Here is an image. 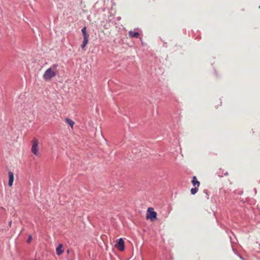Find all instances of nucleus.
I'll return each instance as SVG.
<instances>
[{
    "mask_svg": "<svg viewBox=\"0 0 260 260\" xmlns=\"http://www.w3.org/2000/svg\"><path fill=\"white\" fill-rule=\"evenodd\" d=\"M58 64H53L44 73L43 75V79L47 81L51 80L53 78L55 77L58 74Z\"/></svg>",
    "mask_w": 260,
    "mask_h": 260,
    "instance_id": "f257e3e1",
    "label": "nucleus"
},
{
    "mask_svg": "<svg viewBox=\"0 0 260 260\" xmlns=\"http://www.w3.org/2000/svg\"><path fill=\"white\" fill-rule=\"evenodd\" d=\"M157 213L156 212L153 211V209L152 208H149L147 210V213L146 215L147 219H150L151 221H153L154 219L156 218Z\"/></svg>",
    "mask_w": 260,
    "mask_h": 260,
    "instance_id": "f03ea898",
    "label": "nucleus"
},
{
    "mask_svg": "<svg viewBox=\"0 0 260 260\" xmlns=\"http://www.w3.org/2000/svg\"><path fill=\"white\" fill-rule=\"evenodd\" d=\"M115 246L119 250L121 251H123L124 249V242L122 238H120L118 240V243L115 245Z\"/></svg>",
    "mask_w": 260,
    "mask_h": 260,
    "instance_id": "7ed1b4c3",
    "label": "nucleus"
},
{
    "mask_svg": "<svg viewBox=\"0 0 260 260\" xmlns=\"http://www.w3.org/2000/svg\"><path fill=\"white\" fill-rule=\"evenodd\" d=\"M9 183L8 184L10 186H12L14 181V174L12 172H9Z\"/></svg>",
    "mask_w": 260,
    "mask_h": 260,
    "instance_id": "20e7f679",
    "label": "nucleus"
},
{
    "mask_svg": "<svg viewBox=\"0 0 260 260\" xmlns=\"http://www.w3.org/2000/svg\"><path fill=\"white\" fill-rule=\"evenodd\" d=\"M56 251L57 254L58 255H61L63 252L64 249L62 244H59L58 246L56 248Z\"/></svg>",
    "mask_w": 260,
    "mask_h": 260,
    "instance_id": "39448f33",
    "label": "nucleus"
},
{
    "mask_svg": "<svg viewBox=\"0 0 260 260\" xmlns=\"http://www.w3.org/2000/svg\"><path fill=\"white\" fill-rule=\"evenodd\" d=\"M31 151L36 156H40V153L39 147H31Z\"/></svg>",
    "mask_w": 260,
    "mask_h": 260,
    "instance_id": "423d86ee",
    "label": "nucleus"
},
{
    "mask_svg": "<svg viewBox=\"0 0 260 260\" xmlns=\"http://www.w3.org/2000/svg\"><path fill=\"white\" fill-rule=\"evenodd\" d=\"M191 182L194 187H199L200 185V182L198 181L197 178L196 176H193Z\"/></svg>",
    "mask_w": 260,
    "mask_h": 260,
    "instance_id": "0eeeda50",
    "label": "nucleus"
},
{
    "mask_svg": "<svg viewBox=\"0 0 260 260\" xmlns=\"http://www.w3.org/2000/svg\"><path fill=\"white\" fill-rule=\"evenodd\" d=\"M129 36L131 38H138L139 37V34L138 32H134L133 31H130L128 32Z\"/></svg>",
    "mask_w": 260,
    "mask_h": 260,
    "instance_id": "6e6552de",
    "label": "nucleus"
},
{
    "mask_svg": "<svg viewBox=\"0 0 260 260\" xmlns=\"http://www.w3.org/2000/svg\"><path fill=\"white\" fill-rule=\"evenodd\" d=\"M65 121H66V122L69 125H70V126L71 127L72 129H73V126H74V124H75L74 121L73 120H72V119L69 118H65Z\"/></svg>",
    "mask_w": 260,
    "mask_h": 260,
    "instance_id": "1a4fd4ad",
    "label": "nucleus"
},
{
    "mask_svg": "<svg viewBox=\"0 0 260 260\" xmlns=\"http://www.w3.org/2000/svg\"><path fill=\"white\" fill-rule=\"evenodd\" d=\"M83 38H88L89 35L86 32V27L84 26L81 30Z\"/></svg>",
    "mask_w": 260,
    "mask_h": 260,
    "instance_id": "9d476101",
    "label": "nucleus"
},
{
    "mask_svg": "<svg viewBox=\"0 0 260 260\" xmlns=\"http://www.w3.org/2000/svg\"><path fill=\"white\" fill-rule=\"evenodd\" d=\"M32 146L33 147H35V146H38V145H39V141L38 140L36 139V138H34L32 141Z\"/></svg>",
    "mask_w": 260,
    "mask_h": 260,
    "instance_id": "9b49d317",
    "label": "nucleus"
},
{
    "mask_svg": "<svg viewBox=\"0 0 260 260\" xmlns=\"http://www.w3.org/2000/svg\"><path fill=\"white\" fill-rule=\"evenodd\" d=\"M198 191V187H194V188H191L190 190V192L192 194H196Z\"/></svg>",
    "mask_w": 260,
    "mask_h": 260,
    "instance_id": "f8f14e48",
    "label": "nucleus"
},
{
    "mask_svg": "<svg viewBox=\"0 0 260 260\" xmlns=\"http://www.w3.org/2000/svg\"><path fill=\"white\" fill-rule=\"evenodd\" d=\"M88 42V38H83V43H84V44L87 45Z\"/></svg>",
    "mask_w": 260,
    "mask_h": 260,
    "instance_id": "ddd939ff",
    "label": "nucleus"
},
{
    "mask_svg": "<svg viewBox=\"0 0 260 260\" xmlns=\"http://www.w3.org/2000/svg\"><path fill=\"white\" fill-rule=\"evenodd\" d=\"M31 240H32V237H31V236H30H30H29V237H28V239H27V242L28 243H30V242H31Z\"/></svg>",
    "mask_w": 260,
    "mask_h": 260,
    "instance_id": "4468645a",
    "label": "nucleus"
},
{
    "mask_svg": "<svg viewBox=\"0 0 260 260\" xmlns=\"http://www.w3.org/2000/svg\"><path fill=\"white\" fill-rule=\"evenodd\" d=\"M86 46V45L84 44V43H82V44L81 45V47L82 49H83Z\"/></svg>",
    "mask_w": 260,
    "mask_h": 260,
    "instance_id": "2eb2a0df",
    "label": "nucleus"
}]
</instances>
